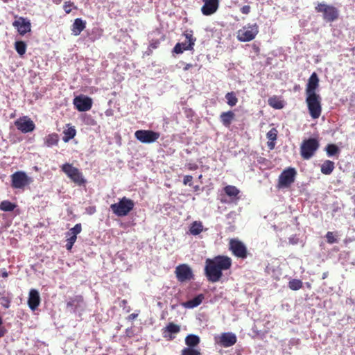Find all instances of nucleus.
Wrapping results in <instances>:
<instances>
[{
  "instance_id": "nucleus-1",
  "label": "nucleus",
  "mask_w": 355,
  "mask_h": 355,
  "mask_svg": "<svg viewBox=\"0 0 355 355\" xmlns=\"http://www.w3.org/2000/svg\"><path fill=\"white\" fill-rule=\"evenodd\" d=\"M230 257L218 255L213 259L205 261V273L207 279L211 282H218L223 276V270H229L232 266Z\"/></svg>"
},
{
  "instance_id": "nucleus-2",
  "label": "nucleus",
  "mask_w": 355,
  "mask_h": 355,
  "mask_svg": "<svg viewBox=\"0 0 355 355\" xmlns=\"http://www.w3.org/2000/svg\"><path fill=\"white\" fill-rule=\"evenodd\" d=\"M230 257L218 255L213 259L205 261V273L207 279L211 282H218L223 276V270H229L232 266Z\"/></svg>"
},
{
  "instance_id": "nucleus-3",
  "label": "nucleus",
  "mask_w": 355,
  "mask_h": 355,
  "mask_svg": "<svg viewBox=\"0 0 355 355\" xmlns=\"http://www.w3.org/2000/svg\"><path fill=\"white\" fill-rule=\"evenodd\" d=\"M230 257L218 255L213 259L205 261V273L207 279L211 282H218L223 276V270H229L232 266Z\"/></svg>"
},
{
  "instance_id": "nucleus-4",
  "label": "nucleus",
  "mask_w": 355,
  "mask_h": 355,
  "mask_svg": "<svg viewBox=\"0 0 355 355\" xmlns=\"http://www.w3.org/2000/svg\"><path fill=\"white\" fill-rule=\"evenodd\" d=\"M230 257L218 255L213 259L205 261V273L207 279L211 282H218L223 276V270H229L232 266Z\"/></svg>"
},
{
  "instance_id": "nucleus-5",
  "label": "nucleus",
  "mask_w": 355,
  "mask_h": 355,
  "mask_svg": "<svg viewBox=\"0 0 355 355\" xmlns=\"http://www.w3.org/2000/svg\"><path fill=\"white\" fill-rule=\"evenodd\" d=\"M306 103L310 116L313 119H318L322 114V98L318 94L306 95Z\"/></svg>"
},
{
  "instance_id": "nucleus-6",
  "label": "nucleus",
  "mask_w": 355,
  "mask_h": 355,
  "mask_svg": "<svg viewBox=\"0 0 355 355\" xmlns=\"http://www.w3.org/2000/svg\"><path fill=\"white\" fill-rule=\"evenodd\" d=\"M135 207V202L132 200L126 197H123L117 203L110 205L112 212L119 217L127 216Z\"/></svg>"
},
{
  "instance_id": "nucleus-7",
  "label": "nucleus",
  "mask_w": 355,
  "mask_h": 355,
  "mask_svg": "<svg viewBox=\"0 0 355 355\" xmlns=\"http://www.w3.org/2000/svg\"><path fill=\"white\" fill-rule=\"evenodd\" d=\"M317 12L322 13V18L327 22H333L339 17V10L332 5L325 3H319L315 7Z\"/></svg>"
},
{
  "instance_id": "nucleus-8",
  "label": "nucleus",
  "mask_w": 355,
  "mask_h": 355,
  "mask_svg": "<svg viewBox=\"0 0 355 355\" xmlns=\"http://www.w3.org/2000/svg\"><path fill=\"white\" fill-rule=\"evenodd\" d=\"M320 144L317 139H304L300 146V155L304 160L311 159L319 148Z\"/></svg>"
},
{
  "instance_id": "nucleus-9",
  "label": "nucleus",
  "mask_w": 355,
  "mask_h": 355,
  "mask_svg": "<svg viewBox=\"0 0 355 355\" xmlns=\"http://www.w3.org/2000/svg\"><path fill=\"white\" fill-rule=\"evenodd\" d=\"M62 171L75 184L81 186L86 183L82 172L76 167L69 163H66L62 166Z\"/></svg>"
},
{
  "instance_id": "nucleus-10",
  "label": "nucleus",
  "mask_w": 355,
  "mask_h": 355,
  "mask_svg": "<svg viewBox=\"0 0 355 355\" xmlns=\"http://www.w3.org/2000/svg\"><path fill=\"white\" fill-rule=\"evenodd\" d=\"M259 33V26L257 24H248L237 32V39L240 42H250L254 40Z\"/></svg>"
},
{
  "instance_id": "nucleus-11",
  "label": "nucleus",
  "mask_w": 355,
  "mask_h": 355,
  "mask_svg": "<svg viewBox=\"0 0 355 355\" xmlns=\"http://www.w3.org/2000/svg\"><path fill=\"white\" fill-rule=\"evenodd\" d=\"M297 172L294 168L289 167L282 171L278 179L279 188H288L294 182Z\"/></svg>"
},
{
  "instance_id": "nucleus-12",
  "label": "nucleus",
  "mask_w": 355,
  "mask_h": 355,
  "mask_svg": "<svg viewBox=\"0 0 355 355\" xmlns=\"http://www.w3.org/2000/svg\"><path fill=\"white\" fill-rule=\"evenodd\" d=\"M229 249L232 253L236 257L245 259L248 257V252L245 244L237 239H232L229 242Z\"/></svg>"
},
{
  "instance_id": "nucleus-13",
  "label": "nucleus",
  "mask_w": 355,
  "mask_h": 355,
  "mask_svg": "<svg viewBox=\"0 0 355 355\" xmlns=\"http://www.w3.org/2000/svg\"><path fill=\"white\" fill-rule=\"evenodd\" d=\"M135 137L141 143L150 144L159 138L160 133L150 130H139L135 132Z\"/></svg>"
},
{
  "instance_id": "nucleus-14",
  "label": "nucleus",
  "mask_w": 355,
  "mask_h": 355,
  "mask_svg": "<svg viewBox=\"0 0 355 355\" xmlns=\"http://www.w3.org/2000/svg\"><path fill=\"white\" fill-rule=\"evenodd\" d=\"M175 274L180 282H189L194 279L192 269L186 263L178 265L175 268Z\"/></svg>"
},
{
  "instance_id": "nucleus-15",
  "label": "nucleus",
  "mask_w": 355,
  "mask_h": 355,
  "mask_svg": "<svg viewBox=\"0 0 355 355\" xmlns=\"http://www.w3.org/2000/svg\"><path fill=\"white\" fill-rule=\"evenodd\" d=\"M12 187L22 189L31 182V179L23 171H17L11 175Z\"/></svg>"
},
{
  "instance_id": "nucleus-16",
  "label": "nucleus",
  "mask_w": 355,
  "mask_h": 355,
  "mask_svg": "<svg viewBox=\"0 0 355 355\" xmlns=\"http://www.w3.org/2000/svg\"><path fill=\"white\" fill-rule=\"evenodd\" d=\"M184 36L187 41L184 42L177 43L173 49V53L180 54L182 53L184 51H191L193 49L196 39L193 37V35L191 33H185Z\"/></svg>"
},
{
  "instance_id": "nucleus-17",
  "label": "nucleus",
  "mask_w": 355,
  "mask_h": 355,
  "mask_svg": "<svg viewBox=\"0 0 355 355\" xmlns=\"http://www.w3.org/2000/svg\"><path fill=\"white\" fill-rule=\"evenodd\" d=\"M73 103L79 112H86L92 108L93 102L90 97L80 95L74 98Z\"/></svg>"
},
{
  "instance_id": "nucleus-18",
  "label": "nucleus",
  "mask_w": 355,
  "mask_h": 355,
  "mask_svg": "<svg viewBox=\"0 0 355 355\" xmlns=\"http://www.w3.org/2000/svg\"><path fill=\"white\" fill-rule=\"evenodd\" d=\"M17 128L23 133L33 132L35 128L34 122L28 116H23L15 122Z\"/></svg>"
},
{
  "instance_id": "nucleus-19",
  "label": "nucleus",
  "mask_w": 355,
  "mask_h": 355,
  "mask_svg": "<svg viewBox=\"0 0 355 355\" xmlns=\"http://www.w3.org/2000/svg\"><path fill=\"white\" fill-rule=\"evenodd\" d=\"M67 309H69L71 312L76 313L78 309H84L85 302L84 297L81 295H77L71 297L67 302Z\"/></svg>"
},
{
  "instance_id": "nucleus-20",
  "label": "nucleus",
  "mask_w": 355,
  "mask_h": 355,
  "mask_svg": "<svg viewBox=\"0 0 355 355\" xmlns=\"http://www.w3.org/2000/svg\"><path fill=\"white\" fill-rule=\"evenodd\" d=\"M12 26L17 29V31L21 35H24L26 33L31 32V24L30 20L23 17H19L13 21Z\"/></svg>"
},
{
  "instance_id": "nucleus-21",
  "label": "nucleus",
  "mask_w": 355,
  "mask_h": 355,
  "mask_svg": "<svg viewBox=\"0 0 355 355\" xmlns=\"http://www.w3.org/2000/svg\"><path fill=\"white\" fill-rule=\"evenodd\" d=\"M162 336L167 340H172L175 338L174 334L180 331V326L173 322H169L164 328L162 329Z\"/></svg>"
},
{
  "instance_id": "nucleus-22",
  "label": "nucleus",
  "mask_w": 355,
  "mask_h": 355,
  "mask_svg": "<svg viewBox=\"0 0 355 355\" xmlns=\"http://www.w3.org/2000/svg\"><path fill=\"white\" fill-rule=\"evenodd\" d=\"M237 338L234 334L227 332L221 334L218 343L223 347L233 346L236 343Z\"/></svg>"
},
{
  "instance_id": "nucleus-23",
  "label": "nucleus",
  "mask_w": 355,
  "mask_h": 355,
  "mask_svg": "<svg viewBox=\"0 0 355 355\" xmlns=\"http://www.w3.org/2000/svg\"><path fill=\"white\" fill-rule=\"evenodd\" d=\"M319 87V78L315 72H313L308 80L306 87V95L317 94L316 89Z\"/></svg>"
},
{
  "instance_id": "nucleus-24",
  "label": "nucleus",
  "mask_w": 355,
  "mask_h": 355,
  "mask_svg": "<svg viewBox=\"0 0 355 355\" xmlns=\"http://www.w3.org/2000/svg\"><path fill=\"white\" fill-rule=\"evenodd\" d=\"M204 5L201 11L204 15L208 16L214 14L218 8V0H203Z\"/></svg>"
},
{
  "instance_id": "nucleus-25",
  "label": "nucleus",
  "mask_w": 355,
  "mask_h": 355,
  "mask_svg": "<svg viewBox=\"0 0 355 355\" xmlns=\"http://www.w3.org/2000/svg\"><path fill=\"white\" fill-rule=\"evenodd\" d=\"M40 304V297L39 292L36 289H31L29 291L28 304L32 311L37 309Z\"/></svg>"
},
{
  "instance_id": "nucleus-26",
  "label": "nucleus",
  "mask_w": 355,
  "mask_h": 355,
  "mask_svg": "<svg viewBox=\"0 0 355 355\" xmlns=\"http://www.w3.org/2000/svg\"><path fill=\"white\" fill-rule=\"evenodd\" d=\"M86 22L80 18H77L74 20L72 24L71 31L73 35L78 36L85 28Z\"/></svg>"
},
{
  "instance_id": "nucleus-27",
  "label": "nucleus",
  "mask_w": 355,
  "mask_h": 355,
  "mask_svg": "<svg viewBox=\"0 0 355 355\" xmlns=\"http://www.w3.org/2000/svg\"><path fill=\"white\" fill-rule=\"evenodd\" d=\"M204 297L203 294H199L193 299L182 303V306L186 309H193L199 306L202 302Z\"/></svg>"
},
{
  "instance_id": "nucleus-28",
  "label": "nucleus",
  "mask_w": 355,
  "mask_h": 355,
  "mask_svg": "<svg viewBox=\"0 0 355 355\" xmlns=\"http://www.w3.org/2000/svg\"><path fill=\"white\" fill-rule=\"evenodd\" d=\"M235 118V114L232 111L222 112L220 115V119L223 125L229 128Z\"/></svg>"
},
{
  "instance_id": "nucleus-29",
  "label": "nucleus",
  "mask_w": 355,
  "mask_h": 355,
  "mask_svg": "<svg viewBox=\"0 0 355 355\" xmlns=\"http://www.w3.org/2000/svg\"><path fill=\"white\" fill-rule=\"evenodd\" d=\"M59 141V136L57 133L49 134L44 138V144L47 147L57 146Z\"/></svg>"
},
{
  "instance_id": "nucleus-30",
  "label": "nucleus",
  "mask_w": 355,
  "mask_h": 355,
  "mask_svg": "<svg viewBox=\"0 0 355 355\" xmlns=\"http://www.w3.org/2000/svg\"><path fill=\"white\" fill-rule=\"evenodd\" d=\"M334 168V162L331 160H326L321 165V172L324 175H330Z\"/></svg>"
},
{
  "instance_id": "nucleus-31",
  "label": "nucleus",
  "mask_w": 355,
  "mask_h": 355,
  "mask_svg": "<svg viewBox=\"0 0 355 355\" xmlns=\"http://www.w3.org/2000/svg\"><path fill=\"white\" fill-rule=\"evenodd\" d=\"M203 231V225L200 221H194L191 224L189 232L191 234L196 236Z\"/></svg>"
},
{
  "instance_id": "nucleus-32",
  "label": "nucleus",
  "mask_w": 355,
  "mask_h": 355,
  "mask_svg": "<svg viewBox=\"0 0 355 355\" xmlns=\"http://www.w3.org/2000/svg\"><path fill=\"white\" fill-rule=\"evenodd\" d=\"M200 338L194 334H189L185 338V343L190 348H194L200 343Z\"/></svg>"
},
{
  "instance_id": "nucleus-33",
  "label": "nucleus",
  "mask_w": 355,
  "mask_h": 355,
  "mask_svg": "<svg viewBox=\"0 0 355 355\" xmlns=\"http://www.w3.org/2000/svg\"><path fill=\"white\" fill-rule=\"evenodd\" d=\"M268 105L275 109H282L284 107L283 102L275 96L269 98Z\"/></svg>"
},
{
  "instance_id": "nucleus-34",
  "label": "nucleus",
  "mask_w": 355,
  "mask_h": 355,
  "mask_svg": "<svg viewBox=\"0 0 355 355\" xmlns=\"http://www.w3.org/2000/svg\"><path fill=\"white\" fill-rule=\"evenodd\" d=\"M15 49L20 56H23L26 51V44L23 41H17L15 43Z\"/></svg>"
},
{
  "instance_id": "nucleus-35",
  "label": "nucleus",
  "mask_w": 355,
  "mask_h": 355,
  "mask_svg": "<svg viewBox=\"0 0 355 355\" xmlns=\"http://www.w3.org/2000/svg\"><path fill=\"white\" fill-rule=\"evenodd\" d=\"M225 98L227 100V103L231 107L236 105L238 103V98L234 92H227L225 94Z\"/></svg>"
},
{
  "instance_id": "nucleus-36",
  "label": "nucleus",
  "mask_w": 355,
  "mask_h": 355,
  "mask_svg": "<svg viewBox=\"0 0 355 355\" xmlns=\"http://www.w3.org/2000/svg\"><path fill=\"white\" fill-rule=\"evenodd\" d=\"M327 154L329 157L334 156L340 153L339 148L336 144H328L325 148Z\"/></svg>"
},
{
  "instance_id": "nucleus-37",
  "label": "nucleus",
  "mask_w": 355,
  "mask_h": 355,
  "mask_svg": "<svg viewBox=\"0 0 355 355\" xmlns=\"http://www.w3.org/2000/svg\"><path fill=\"white\" fill-rule=\"evenodd\" d=\"M225 193L230 197H236L239 193V190L235 187L227 185L224 188Z\"/></svg>"
},
{
  "instance_id": "nucleus-38",
  "label": "nucleus",
  "mask_w": 355,
  "mask_h": 355,
  "mask_svg": "<svg viewBox=\"0 0 355 355\" xmlns=\"http://www.w3.org/2000/svg\"><path fill=\"white\" fill-rule=\"evenodd\" d=\"M76 129L74 128V127L69 128L67 130L64 131V136L63 137L64 141H65V142L69 141L70 139H73L76 136Z\"/></svg>"
},
{
  "instance_id": "nucleus-39",
  "label": "nucleus",
  "mask_w": 355,
  "mask_h": 355,
  "mask_svg": "<svg viewBox=\"0 0 355 355\" xmlns=\"http://www.w3.org/2000/svg\"><path fill=\"white\" fill-rule=\"evenodd\" d=\"M303 283L300 279H293L288 282V287L293 291H297L302 288Z\"/></svg>"
},
{
  "instance_id": "nucleus-40",
  "label": "nucleus",
  "mask_w": 355,
  "mask_h": 355,
  "mask_svg": "<svg viewBox=\"0 0 355 355\" xmlns=\"http://www.w3.org/2000/svg\"><path fill=\"white\" fill-rule=\"evenodd\" d=\"M16 205L15 204L8 200L2 201L0 204V209L4 211H13Z\"/></svg>"
},
{
  "instance_id": "nucleus-41",
  "label": "nucleus",
  "mask_w": 355,
  "mask_h": 355,
  "mask_svg": "<svg viewBox=\"0 0 355 355\" xmlns=\"http://www.w3.org/2000/svg\"><path fill=\"white\" fill-rule=\"evenodd\" d=\"M181 355H201V353L194 348L185 347L182 350Z\"/></svg>"
},
{
  "instance_id": "nucleus-42",
  "label": "nucleus",
  "mask_w": 355,
  "mask_h": 355,
  "mask_svg": "<svg viewBox=\"0 0 355 355\" xmlns=\"http://www.w3.org/2000/svg\"><path fill=\"white\" fill-rule=\"evenodd\" d=\"M277 130L275 128H272L268 132L266 137L269 141H275L277 139Z\"/></svg>"
},
{
  "instance_id": "nucleus-43",
  "label": "nucleus",
  "mask_w": 355,
  "mask_h": 355,
  "mask_svg": "<svg viewBox=\"0 0 355 355\" xmlns=\"http://www.w3.org/2000/svg\"><path fill=\"white\" fill-rule=\"evenodd\" d=\"M77 239V236H71L67 240V244H66V248L68 250H71L74 243L76 242Z\"/></svg>"
},
{
  "instance_id": "nucleus-44",
  "label": "nucleus",
  "mask_w": 355,
  "mask_h": 355,
  "mask_svg": "<svg viewBox=\"0 0 355 355\" xmlns=\"http://www.w3.org/2000/svg\"><path fill=\"white\" fill-rule=\"evenodd\" d=\"M327 241L329 244H333L337 242V239L335 237L334 232H328L326 234Z\"/></svg>"
},
{
  "instance_id": "nucleus-45",
  "label": "nucleus",
  "mask_w": 355,
  "mask_h": 355,
  "mask_svg": "<svg viewBox=\"0 0 355 355\" xmlns=\"http://www.w3.org/2000/svg\"><path fill=\"white\" fill-rule=\"evenodd\" d=\"M82 230V226L80 223H78L75 225V226L70 230V233L72 234L71 236H77V234L80 233Z\"/></svg>"
},
{
  "instance_id": "nucleus-46",
  "label": "nucleus",
  "mask_w": 355,
  "mask_h": 355,
  "mask_svg": "<svg viewBox=\"0 0 355 355\" xmlns=\"http://www.w3.org/2000/svg\"><path fill=\"white\" fill-rule=\"evenodd\" d=\"M1 304L6 309L10 307V299L8 297L3 296L0 298Z\"/></svg>"
},
{
  "instance_id": "nucleus-47",
  "label": "nucleus",
  "mask_w": 355,
  "mask_h": 355,
  "mask_svg": "<svg viewBox=\"0 0 355 355\" xmlns=\"http://www.w3.org/2000/svg\"><path fill=\"white\" fill-rule=\"evenodd\" d=\"M73 6V3L70 1L64 2L63 6V9L67 14H69L71 12V7Z\"/></svg>"
},
{
  "instance_id": "nucleus-48",
  "label": "nucleus",
  "mask_w": 355,
  "mask_h": 355,
  "mask_svg": "<svg viewBox=\"0 0 355 355\" xmlns=\"http://www.w3.org/2000/svg\"><path fill=\"white\" fill-rule=\"evenodd\" d=\"M193 180V177L190 175H187L184 177V179H183V184L184 185H187V184H189V185H191V182Z\"/></svg>"
},
{
  "instance_id": "nucleus-49",
  "label": "nucleus",
  "mask_w": 355,
  "mask_h": 355,
  "mask_svg": "<svg viewBox=\"0 0 355 355\" xmlns=\"http://www.w3.org/2000/svg\"><path fill=\"white\" fill-rule=\"evenodd\" d=\"M250 10H251V8L250 6L248 5H245V6H243L241 8V12L243 13V14H245V15H248L250 12Z\"/></svg>"
},
{
  "instance_id": "nucleus-50",
  "label": "nucleus",
  "mask_w": 355,
  "mask_h": 355,
  "mask_svg": "<svg viewBox=\"0 0 355 355\" xmlns=\"http://www.w3.org/2000/svg\"><path fill=\"white\" fill-rule=\"evenodd\" d=\"M159 41L158 40H152L150 43V47L152 49H157L159 45Z\"/></svg>"
},
{
  "instance_id": "nucleus-51",
  "label": "nucleus",
  "mask_w": 355,
  "mask_h": 355,
  "mask_svg": "<svg viewBox=\"0 0 355 355\" xmlns=\"http://www.w3.org/2000/svg\"><path fill=\"white\" fill-rule=\"evenodd\" d=\"M180 63L184 65L183 70L184 71H188L190 68L193 67L192 64L185 63L184 62H180Z\"/></svg>"
},
{
  "instance_id": "nucleus-52",
  "label": "nucleus",
  "mask_w": 355,
  "mask_h": 355,
  "mask_svg": "<svg viewBox=\"0 0 355 355\" xmlns=\"http://www.w3.org/2000/svg\"><path fill=\"white\" fill-rule=\"evenodd\" d=\"M6 331V330L4 327H0V338L5 335Z\"/></svg>"
},
{
  "instance_id": "nucleus-53",
  "label": "nucleus",
  "mask_w": 355,
  "mask_h": 355,
  "mask_svg": "<svg viewBox=\"0 0 355 355\" xmlns=\"http://www.w3.org/2000/svg\"><path fill=\"white\" fill-rule=\"evenodd\" d=\"M268 146L270 149H273L275 147V141H269L268 142Z\"/></svg>"
},
{
  "instance_id": "nucleus-54",
  "label": "nucleus",
  "mask_w": 355,
  "mask_h": 355,
  "mask_svg": "<svg viewBox=\"0 0 355 355\" xmlns=\"http://www.w3.org/2000/svg\"><path fill=\"white\" fill-rule=\"evenodd\" d=\"M1 276L3 278H6L8 276V272L6 270V269L2 270Z\"/></svg>"
},
{
  "instance_id": "nucleus-55",
  "label": "nucleus",
  "mask_w": 355,
  "mask_h": 355,
  "mask_svg": "<svg viewBox=\"0 0 355 355\" xmlns=\"http://www.w3.org/2000/svg\"><path fill=\"white\" fill-rule=\"evenodd\" d=\"M137 315H137V314H136V313H132V314H130V315L128 316V318H129V319H130V320H134L135 318H136L137 317Z\"/></svg>"
},
{
  "instance_id": "nucleus-56",
  "label": "nucleus",
  "mask_w": 355,
  "mask_h": 355,
  "mask_svg": "<svg viewBox=\"0 0 355 355\" xmlns=\"http://www.w3.org/2000/svg\"><path fill=\"white\" fill-rule=\"evenodd\" d=\"M105 114L107 116H112V110H107L106 112H105Z\"/></svg>"
},
{
  "instance_id": "nucleus-57",
  "label": "nucleus",
  "mask_w": 355,
  "mask_h": 355,
  "mask_svg": "<svg viewBox=\"0 0 355 355\" xmlns=\"http://www.w3.org/2000/svg\"><path fill=\"white\" fill-rule=\"evenodd\" d=\"M196 168H197L196 165H195L194 166H189V170H195Z\"/></svg>"
},
{
  "instance_id": "nucleus-58",
  "label": "nucleus",
  "mask_w": 355,
  "mask_h": 355,
  "mask_svg": "<svg viewBox=\"0 0 355 355\" xmlns=\"http://www.w3.org/2000/svg\"><path fill=\"white\" fill-rule=\"evenodd\" d=\"M53 1L56 4H60L62 0H53Z\"/></svg>"
},
{
  "instance_id": "nucleus-59",
  "label": "nucleus",
  "mask_w": 355,
  "mask_h": 355,
  "mask_svg": "<svg viewBox=\"0 0 355 355\" xmlns=\"http://www.w3.org/2000/svg\"><path fill=\"white\" fill-rule=\"evenodd\" d=\"M328 272H324L322 275V279H325L327 277Z\"/></svg>"
},
{
  "instance_id": "nucleus-60",
  "label": "nucleus",
  "mask_w": 355,
  "mask_h": 355,
  "mask_svg": "<svg viewBox=\"0 0 355 355\" xmlns=\"http://www.w3.org/2000/svg\"><path fill=\"white\" fill-rule=\"evenodd\" d=\"M2 324H3V320L2 318L0 317V327H1L2 326Z\"/></svg>"
},
{
  "instance_id": "nucleus-61",
  "label": "nucleus",
  "mask_w": 355,
  "mask_h": 355,
  "mask_svg": "<svg viewBox=\"0 0 355 355\" xmlns=\"http://www.w3.org/2000/svg\"><path fill=\"white\" fill-rule=\"evenodd\" d=\"M198 189H199V187H198V186H196V187H195V190H196V191L198 190Z\"/></svg>"
}]
</instances>
